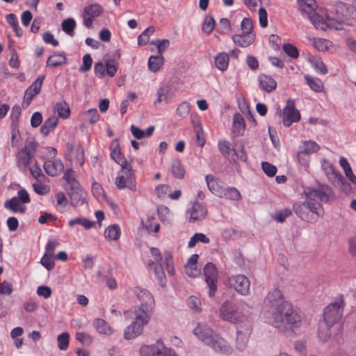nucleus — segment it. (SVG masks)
<instances>
[{
	"label": "nucleus",
	"mask_w": 356,
	"mask_h": 356,
	"mask_svg": "<svg viewBox=\"0 0 356 356\" xmlns=\"http://www.w3.org/2000/svg\"><path fill=\"white\" fill-rule=\"evenodd\" d=\"M144 324L134 321L131 325L126 327L124 330V337L127 340H131L140 335L143 331Z\"/></svg>",
	"instance_id": "21"
},
{
	"label": "nucleus",
	"mask_w": 356,
	"mask_h": 356,
	"mask_svg": "<svg viewBox=\"0 0 356 356\" xmlns=\"http://www.w3.org/2000/svg\"><path fill=\"white\" fill-rule=\"evenodd\" d=\"M220 197L233 200H239L241 198V193L234 187L224 188V190Z\"/></svg>",
	"instance_id": "42"
},
{
	"label": "nucleus",
	"mask_w": 356,
	"mask_h": 356,
	"mask_svg": "<svg viewBox=\"0 0 356 356\" xmlns=\"http://www.w3.org/2000/svg\"><path fill=\"white\" fill-rule=\"evenodd\" d=\"M44 78V76H40L38 77L26 90L24 96V100L22 104L23 108H27L31 104L33 97L40 92Z\"/></svg>",
	"instance_id": "15"
},
{
	"label": "nucleus",
	"mask_w": 356,
	"mask_h": 356,
	"mask_svg": "<svg viewBox=\"0 0 356 356\" xmlns=\"http://www.w3.org/2000/svg\"><path fill=\"white\" fill-rule=\"evenodd\" d=\"M308 40L312 45L319 51H327L331 45V42L323 38H316L314 37H307Z\"/></svg>",
	"instance_id": "30"
},
{
	"label": "nucleus",
	"mask_w": 356,
	"mask_h": 356,
	"mask_svg": "<svg viewBox=\"0 0 356 356\" xmlns=\"http://www.w3.org/2000/svg\"><path fill=\"white\" fill-rule=\"evenodd\" d=\"M171 172L177 179H182L184 177L186 170L180 160L175 159L172 161L171 164Z\"/></svg>",
	"instance_id": "33"
},
{
	"label": "nucleus",
	"mask_w": 356,
	"mask_h": 356,
	"mask_svg": "<svg viewBox=\"0 0 356 356\" xmlns=\"http://www.w3.org/2000/svg\"><path fill=\"white\" fill-rule=\"evenodd\" d=\"M121 234V230L118 225L108 226L104 231V236L108 240L117 241Z\"/></svg>",
	"instance_id": "36"
},
{
	"label": "nucleus",
	"mask_w": 356,
	"mask_h": 356,
	"mask_svg": "<svg viewBox=\"0 0 356 356\" xmlns=\"http://www.w3.org/2000/svg\"><path fill=\"white\" fill-rule=\"evenodd\" d=\"M207 214V208L197 202H195L186 211V218L189 222L194 223L203 220Z\"/></svg>",
	"instance_id": "14"
},
{
	"label": "nucleus",
	"mask_w": 356,
	"mask_h": 356,
	"mask_svg": "<svg viewBox=\"0 0 356 356\" xmlns=\"http://www.w3.org/2000/svg\"><path fill=\"white\" fill-rule=\"evenodd\" d=\"M229 56L226 52H221L216 55L215 57V65L216 67L222 71H225L229 65Z\"/></svg>",
	"instance_id": "31"
},
{
	"label": "nucleus",
	"mask_w": 356,
	"mask_h": 356,
	"mask_svg": "<svg viewBox=\"0 0 356 356\" xmlns=\"http://www.w3.org/2000/svg\"><path fill=\"white\" fill-rule=\"evenodd\" d=\"M307 83L312 90L316 92H321L323 89V84L319 79L310 78L309 76H305Z\"/></svg>",
	"instance_id": "47"
},
{
	"label": "nucleus",
	"mask_w": 356,
	"mask_h": 356,
	"mask_svg": "<svg viewBox=\"0 0 356 356\" xmlns=\"http://www.w3.org/2000/svg\"><path fill=\"white\" fill-rule=\"evenodd\" d=\"M38 146V143L34 140H27L24 147L17 154V166L22 172H25L26 171L34 157Z\"/></svg>",
	"instance_id": "5"
},
{
	"label": "nucleus",
	"mask_w": 356,
	"mask_h": 356,
	"mask_svg": "<svg viewBox=\"0 0 356 356\" xmlns=\"http://www.w3.org/2000/svg\"><path fill=\"white\" fill-rule=\"evenodd\" d=\"M54 110L63 119H67L70 115V108L65 101L57 102L54 107Z\"/></svg>",
	"instance_id": "32"
},
{
	"label": "nucleus",
	"mask_w": 356,
	"mask_h": 356,
	"mask_svg": "<svg viewBox=\"0 0 356 356\" xmlns=\"http://www.w3.org/2000/svg\"><path fill=\"white\" fill-rule=\"evenodd\" d=\"M45 172L49 176H56L64 170V165L60 160L47 161L43 165Z\"/></svg>",
	"instance_id": "23"
},
{
	"label": "nucleus",
	"mask_w": 356,
	"mask_h": 356,
	"mask_svg": "<svg viewBox=\"0 0 356 356\" xmlns=\"http://www.w3.org/2000/svg\"><path fill=\"white\" fill-rule=\"evenodd\" d=\"M263 308L269 323L282 333L295 334L303 325L302 316L284 299L278 289L268 292L264 300Z\"/></svg>",
	"instance_id": "1"
},
{
	"label": "nucleus",
	"mask_w": 356,
	"mask_h": 356,
	"mask_svg": "<svg viewBox=\"0 0 356 356\" xmlns=\"http://www.w3.org/2000/svg\"><path fill=\"white\" fill-rule=\"evenodd\" d=\"M193 334L205 345H207L215 332L207 324L199 323L193 330Z\"/></svg>",
	"instance_id": "20"
},
{
	"label": "nucleus",
	"mask_w": 356,
	"mask_h": 356,
	"mask_svg": "<svg viewBox=\"0 0 356 356\" xmlns=\"http://www.w3.org/2000/svg\"><path fill=\"white\" fill-rule=\"evenodd\" d=\"M164 58L162 56H151L148 60V67L153 72H158L163 65Z\"/></svg>",
	"instance_id": "37"
},
{
	"label": "nucleus",
	"mask_w": 356,
	"mask_h": 356,
	"mask_svg": "<svg viewBox=\"0 0 356 356\" xmlns=\"http://www.w3.org/2000/svg\"><path fill=\"white\" fill-rule=\"evenodd\" d=\"M210 239L202 233H195L190 239L188 242V248H191L195 246L197 242H201L204 244L209 243Z\"/></svg>",
	"instance_id": "45"
},
{
	"label": "nucleus",
	"mask_w": 356,
	"mask_h": 356,
	"mask_svg": "<svg viewBox=\"0 0 356 356\" xmlns=\"http://www.w3.org/2000/svg\"><path fill=\"white\" fill-rule=\"evenodd\" d=\"M92 64V58L89 54H86L83 57V65L79 68L81 72H86L90 70Z\"/></svg>",
	"instance_id": "60"
},
{
	"label": "nucleus",
	"mask_w": 356,
	"mask_h": 356,
	"mask_svg": "<svg viewBox=\"0 0 356 356\" xmlns=\"http://www.w3.org/2000/svg\"><path fill=\"white\" fill-rule=\"evenodd\" d=\"M345 302L341 295L336 297L323 309V320L320 321L318 336L321 341H326L331 336V327L342 317Z\"/></svg>",
	"instance_id": "3"
},
{
	"label": "nucleus",
	"mask_w": 356,
	"mask_h": 356,
	"mask_svg": "<svg viewBox=\"0 0 356 356\" xmlns=\"http://www.w3.org/2000/svg\"><path fill=\"white\" fill-rule=\"evenodd\" d=\"M58 123V119L55 115L49 117L47 119L40 128V133L47 136L48 134L53 131Z\"/></svg>",
	"instance_id": "29"
},
{
	"label": "nucleus",
	"mask_w": 356,
	"mask_h": 356,
	"mask_svg": "<svg viewBox=\"0 0 356 356\" xmlns=\"http://www.w3.org/2000/svg\"><path fill=\"white\" fill-rule=\"evenodd\" d=\"M124 172L125 175L118 176L115 178V184L118 189H123L128 188L131 191H136V186L134 182L133 172L131 167H127Z\"/></svg>",
	"instance_id": "17"
},
{
	"label": "nucleus",
	"mask_w": 356,
	"mask_h": 356,
	"mask_svg": "<svg viewBox=\"0 0 356 356\" xmlns=\"http://www.w3.org/2000/svg\"><path fill=\"white\" fill-rule=\"evenodd\" d=\"M70 198V204L72 207H78L87 203L86 202V192L81 186V185L76 186L75 188H65Z\"/></svg>",
	"instance_id": "16"
},
{
	"label": "nucleus",
	"mask_w": 356,
	"mask_h": 356,
	"mask_svg": "<svg viewBox=\"0 0 356 356\" xmlns=\"http://www.w3.org/2000/svg\"><path fill=\"white\" fill-rule=\"evenodd\" d=\"M21 115V108L19 105H14L11 111V126H19V120Z\"/></svg>",
	"instance_id": "54"
},
{
	"label": "nucleus",
	"mask_w": 356,
	"mask_h": 356,
	"mask_svg": "<svg viewBox=\"0 0 356 356\" xmlns=\"http://www.w3.org/2000/svg\"><path fill=\"white\" fill-rule=\"evenodd\" d=\"M205 179L209 191L215 195L220 197L224 190L222 186V181H220L216 177L211 175H207Z\"/></svg>",
	"instance_id": "24"
},
{
	"label": "nucleus",
	"mask_w": 356,
	"mask_h": 356,
	"mask_svg": "<svg viewBox=\"0 0 356 356\" xmlns=\"http://www.w3.org/2000/svg\"><path fill=\"white\" fill-rule=\"evenodd\" d=\"M134 293L140 301V305L154 307V300L152 295L147 289L136 286L134 289Z\"/></svg>",
	"instance_id": "22"
},
{
	"label": "nucleus",
	"mask_w": 356,
	"mask_h": 356,
	"mask_svg": "<svg viewBox=\"0 0 356 356\" xmlns=\"http://www.w3.org/2000/svg\"><path fill=\"white\" fill-rule=\"evenodd\" d=\"M103 12V7L97 3L86 6L82 15L83 25L87 28H90L93 23V19L100 16Z\"/></svg>",
	"instance_id": "13"
},
{
	"label": "nucleus",
	"mask_w": 356,
	"mask_h": 356,
	"mask_svg": "<svg viewBox=\"0 0 356 356\" xmlns=\"http://www.w3.org/2000/svg\"><path fill=\"white\" fill-rule=\"evenodd\" d=\"M141 356H176L175 351L166 348L161 340L155 344L143 346L140 349Z\"/></svg>",
	"instance_id": "8"
},
{
	"label": "nucleus",
	"mask_w": 356,
	"mask_h": 356,
	"mask_svg": "<svg viewBox=\"0 0 356 356\" xmlns=\"http://www.w3.org/2000/svg\"><path fill=\"white\" fill-rule=\"evenodd\" d=\"M111 157L118 164L120 165L122 169H127L130 167L125 158L120 152V142L118 139H114L110 145Z\"/></svg>",
	"instance_id": "18"
},
{
	"label": "nucleus",
	"mask_w": 356,
	"mask_h": 356,
	"mask_svg": "<svg viewBox=\"0 0 356 356\" xmlns=\"http://www.w3.org/2000/svg\"><path fill=\"white\" fill-rule=\"evenodd\" d=\"M340 165L343 168L346 177L353 183H356V177L353 174L349 163L344 157H341L339 160Z\"/></svg>",
	"instance_id": "43"
},
{
	"label": "nucleus",
	"mask_w": 356,
	"mask_h": 356,
	"mask_svg": "<svg viewBox=\"0 0 356 356\" xmlns=\"http://www.w3.org/2000/svg\"><path fill=\"white\" fill-rule=\"evenodd\" d=\"M205 282L209 289V297H213L217 291L218 271L213 263H207L204 268Z\"/></svg>",
	"instance_id": "10"
},
{
	"label": "nucleus",
	"mask_w": 356,
	"mask_h": 356,
	"mask_svg": "<svg viewBox=\"0 0 356 356\" xmlns=\"http://www.w3.org/2000/svg\"><path fill=\"white\" fill-rule=\"evenodd\" d=\"M307 208L304 202L294 203L293 209L295 213L302 220L307 222H312V218L309 217Z\"/></svg>",
	"instance_id": "28"
},
{
	"label": "nucleus",
	"mask_w": 356,
	"mask_h": 356,
	"mask_svg": "<svg viewBox=\"0 0 356 356\" xmlns=\"http://www.w3.org/2000/svg\"><path fill=\"white\" fill-rule=\"evenodd\" d=\"M154 307L139 305L134 307V314L135 315L134 321L144 325H147L152 316Z\"/></svg>",
	"instance_id": "19"
},
{
	"label": "nucleus",
	"mask_w": 356,
	"mask_h": 356,
	"mask_svg": "<svg viewBox=\"0 0 356 356\" xmlns=\"http://www.w3.org/2000/svg\"><path fill=\"white\" fill-rule=\"evenodd\" d=\"M298 3L300 10L307 15V18L315 28L323 29V17L317 14L315 10L316 8L315 0H298Z\"/></svg>",
	"instance_id": "6"
},
{
	"label": "nucleus",
	"mask_w": 356,
	"mask_h": 356,
	"mask_svg": "<svg viewBox=\"0 0 356 356\" xmlns=\"http://www.w3.org/2000/svg\"><path fill=\"white\" fill-rule=\"evenodd\" d=\"M156 220L154 217L148 218L145 227L147 229V231L150 232L157 233L159 230L160 225L159 223L155 222Z\"/></svg>",
	"instance_id": "61"
},
{
	"label": "nucleus",
	"mask_w": 356,
	"mask_h": 356,
	"mask_svg": "<svg viewBox=\"0 0 356 356\" xmlns=\"http://www.w3.org/2000/svg\"><path fill=\"white\" fill-rule=\"evenodd\" d=\"M76 173L72 170H67L64 175L63 179L67 181V184L65 186V188H75L76 186L80 185L79 182L76 179Z\"/></svg>",
	"instance_id": "44"
},
{
	"label": "nucleus",
	"mask_w": 356,
	"mask_h": 356,
	"mask_svg": "<svg viewBox=\"0 0 356 356\" xmlns=\"http://www.w3.org/2000/svg\"><path fill=\"white\" fill-rule=\"evenodd\" d=\"M207 346L220 354L229 355L233 352L231 345L218 333L213 334Z\"/></svg>",
	"instance_id": "12"
},
{
	"label": "nucleus",
	"mask_w": 356,
	"mask_h": 356,
	"mask_svg": "<svg viewBox=\"0 0 356 356\" xmlns=\"http://www.w3.org/2000/svg\"><path fill=\"white\" fill-rule=\"evenodd\" d=\"M66 63V57L60 54H54L49 56L47 61V67H56Z\"/></svg>",
	"instance_id": "38"
},
{
	"label": "nucleus",
	"mask_w": 356,
	"mask_h": 356,
	"mask_svg": "<svg viewBox=\"0 0 356 356\" xmlns=\"http://www.w3.org/2000/svg\"><path fill=\"white\" fill-rule=\"evenodd\" d=\"M53 257V256H50L49 254L44 253V256L41 259V264L44 267H45L48 270H51L54 267L55 264Z\"/></svg>",
	"instance_id": "64"
},
{
	"label": "nucleus",
	"mask_w": 356,
	"mask_h": 356,
	"mask_svg": "<svg viewBox=\"0 0 356 356\" xmlns=\"http://www.w3.org/2000/svg\"><path fill=\"white\" fill-rule=\"evenodd\" d=\"M248 343V334L243 332L241 330H237L236 332V348L239 351L244 350Z\"/></svg>",
	"instance_id": "39"
},
{
	"label": "nucleus",
	"mask_w": 356,
	"mask_h": 356,
	"mask_svg": "<svg viewBox=\"0 0 356 356\" xmlns=\"http://www.w3.org/2000/svg\"><path fill=\"white\" fill-rule=\"evenodd\" d=\"M300 118V113L296 108L294 100L291 99H288L282 111L283 124L289 127L293 122H298Z\"/></svg>",
	"instance_id": "9"
},
{
	"label": "nucleus",
	"mask_w": 356,
	"mask_h": 356,
	"mask_svg": "<svg viewBox=\"0 0 356 356\" xmlns=\"http://www.w3.org/2000/svg\"><path fill=\"white\" fill-rule=\"evenodd\" d=\"M85 115L90 124H95L99 120V115L96 108L88 110L85 113Z\"/></svg>",
	"instance_id": "62"
},
{
	"label": "nucleus",
	"mask_w": 356,
	"mask_h": 356,
	"mask_svg": "<svg viewBox=\"0 0 356 356\" xmlns=\"http://www.w3.org/2000/svg\"><path fill=\"white\" fill-rule=\"evenodd\" d=\"M258 80L260 88L266 92H271L277 88V82L269 75L260 74Z\"/></svg>",
	"instance_id": "25"
},
{
	"label": "nucleus",
	"mask_w": 356,
	"mask_h": 356,
	"mask_svg": "<svg viewBox=\"0 0 356 356\" xmlns=\"http://www.w3.org/2000/svg\"><path fill=\"white\" fill-rule=\"evenodd\" d=\"M255 40L254 34H235L232 36L234 43L241 47H247Z\"/></svg>",
	"instance_id": "27"
},
{
	"label": "nucleus",
	"mask_w": 356,
	"mask_h": 356,
	"mask_svg": "<svg viewBox=\"0 0 356 356\" xmlns=\"http://www.w3.org/2000/svg\"><path fill=\"white\" fill-rule=\"evenodd\" d=\"M4 207L13 213H24L26 211V207L16 197L6 200L4 202Z\"/></svg>",
	"instance_id": "26"
},
{
	"label": "nucleus",
	"mask_w": 356,
	"mask_h": 356,
	"mask_svg": "<svg viewBox=\"0 0 356 356\" xmlns=\"http://www.w3.org/2000/svg\"><path fill=\"white\" fill-rule=\"evenodd\" d=\"M68 224L70 227H73L75 225H81L86 229H89L92 227L94 222L85 218H76L71 219Z\"/></svg>",
	"instance_id": "49"
},
{
	"label": "nucleus",
	"mask_w": 356,
	"mask_h": 356,
	"mask_svg": "<svg viewBox=\"0 0 356 356\" xmlns=\"http://www.w3.org/2000/svg\"><path fill=\"white\" fill-rule=\"evenodd\" d=\"M76 26V23L73 18L64 19L61 24L62 30L70 37H73L74 35V29Z\"/></svg>",
	"instance_id": "41"
},
{
	"label": "nucleus",
	"mask_w": 356,
	"mask_h": 356,
	"mask_svg": "<svg viewBox=\"0 0 356 356\" xmlns=\"http://www.w3.org/2000/svg\"><path fill=\"white\" fill-rule=\"evenodd\" d=\"M261 168L264 173L270 177H274L277 172L276 166L272 165L267 161H263L261 163Z\"/></svg>",
	"instance_id": "56"
},
{
	"label": "nucleus",
	"mask_w": 356,
	"mask_h": 356,
	"mask_svg": "<svg viewBox=\"0 0 356 356\" xmlns=\"http://www.w3.org/2000/svg\"><path fill=\"white\" fill-rule=\"evenodd\" d=\"M241 30L243 34H253L252 33L253 29L252 21L250 18H244L241 22Z\"/></svg>",
	"instance_id": "59"
},
{
	"label": "nucleus",
	"mask_w": 356,
	"mask_h": 356,
	"mask_svg": "<svg viewBox=\"0 0 356 356\" xmlns=\"http://www.w3.org/2000/svg\"><path fill=\"white\" fill-rule=\"evenodd\" d=\"M220 316L224 320L233 323H238L243 321L244 315L240 307L230 301H225L220 308Z\"/></svg>",
	"instance_id": "7"
},
{
	"label": "nucleus",
	"mask_w": 356,
	"mask_h": 356,
	"mask_svg": "<svg viewBox=\"0 0 356 356\" xmlns=\"http://www.w3.org/2000/svg\"><path fill=\"white\" fill-rule=\"evenodd\" d=\"M282 49L287 56L292 58H298L299 56L297 47L291 43L284 44Z\"/></svg>",
	"instance_id": "53"
},
{
	"label": "nucleus",
	"mask_w": 356,
	"mask_h": 356,
	"mask_svg": "<svg viewBox=\"0 0 356 356\" xmlns=\"http://www.w3.org/2000/svg\"><path fill=\"white\" fill-rule=\"evenodd\" d=\"M154 274L159 284L162 286H165L166 279L162 264H158L154 267Z\"/></svg>",
	"instance_id": "52"
},
{
	"label": "nucleus",
	"mask_w": 356,
	"mask_h": 356,
	"mask_svg": "<svg viewBox=\"0 0 356 356\" xmlns=\"http://www.w3.org/2000/svg\"><path fill=\"white\" fill-rule=\"evenodd\" d=\"M93 325L95 326L96 330L99 334L109 335L113 333L111 327L107 323L106 321L102 318H97L93 322Z\"/></svg>",
	"instance_id": "35"
},
{
	"label": "nucleus",
	"mask_w": 356,
	"mask_h": 356,
	"mask_svg": "<svg viewBox=\"0 0 356 356\" xmlns=\"http://www.w3.org/2000/svg\"><path fill=\"white\" fill-rule=\"evenodd\" d=\"M355 9L352 6L343 2H337L331 6L325 14V19L322 17L324 24L323 31L327 28L341 30L343 26H353L355 23Z\"/></svg>",
	"instance_id": "2"
},
{
	"label": "nucleus",
	"mask_w": 356,
	"mask_h": 356,
	"mask_svg": "<svg viewBox=\"0 0 356 356\" xmlns=\"http://www.w3.org/2000/svg\"><path fill=\"white\" fill-rule=\"evenodd\" d=\"M58 348L60 350H66L70 343V334L68 332H63L57 337Z\"/></svg>",
	"instance_id": "48"
},
{
	"label": "nucleus",
	"mask_w": 356,
	"mask_h": 356,
	"mask_svg": "<svg viewBox=\"0 0 356 356\" xmlns=\"http://www.w3.org/2000/svg\"><path fill=\"white\" fill-rule=\"evenodd\" d=\"M151 43L156 46L158 52L161 55L168 48L170 45V41L168 39H157L156 40L152 41Z\"/></svg>",
	"instance_id": "55"
},
{
	"label": "nucleus",
	"mask_w": 356,
	"mask_h": 356,
	"mask_svg": "<svg viewBox=\"0 0 356 356\" xmlns=\"http://www.w3.org/2000/svg\"><path fill=\"white\" fill-rule=\"evenodd\" d=\"M118 65L113 60H107L106 61V75L113 77L116 74Z\"/></svg>",
	"instance_id": "58"
},
{
	"label": "nucleus",
	"mask_w": 356,
	"mask_h": 356,
	"mask_svg": "<svg viewBox=\"0 0 356 356\" xmlns=\"http://www.w3.org/2000/svg\"><path fill=\"white\" fill-rule=\"evenodd\" d=\"M227 284L243 296L248 295L249 293L250 282L244 275L239 274L229 277Z\"/></svg>",
	"instance_id": "11"
},
{
	"label": "nucleus",
	"mask_w": 356,
	"mask_h": 356,
	"mask_svg": "<svg viewBox=\"0 0 356 356\" xmlns=\"http://www.w3.org/2000/svg\"><path fill=\"white\" fill-rule=\"evenodd\" d=\"M158 216L160 220L164 224L170 223V211L165 206H160L157 208Z\"/></svg>",
	"instance_id": "46"
},
{
	"label": "nucleus",
	"mask_w": 356,
	"mask_h": 356,
	"mask_svg": "<svg viewBox=\"0 0 356 356\" xmlns=\"http://www.w3.org/2000/svg\"><path fill=\"white\" fill-rule=\"evenodd\" d=\"M38 307V303L35 298H30L24 303V308L27 312H33Z\"/></svg>",
	"instance_id": "63"
},
{
	"label": "nucleus",
	"mask_w": 356,
	"mask_h": 356,
	"mask_svg": "<svg viewBox=\"0 0 356 356\" xmlns=\"http://www.w3.org/2000/svg\"><path fill=\"white\" fill-rule=\"evenodd\" d=\"M320 149V146L313 140H307L304 143V149L298 154L299 160L302 155H309L317 152Z\"/></svg>",
	"instance_id": "34"
},
{
	"label": "nucleus",
	"mask_w": 356,
	"mask_h": 356,
	"mask_svg": "<svg viewBox=\"0 0 356 356\" xmlns=\"http://www.w3.org/2000/svg\"><path fill=\"white\" fill-rule=\"evenodd\" d=\"M304 193L306 200L304 201L307 208L309 217L312 218V222L315 223L320 218H323L325 211L320 202H327L329 201L332 191L327 185H321L319 189L307 188L305 189Z\"/></svg>",
	"instance_id": "4"
},
{
	"label": "nucleus",
	"mask_w": 356,
	"mask_h": 356,
	"mask_svg": "<svg viewBox=\"0 0 356 356\" xmlns=\"http://www.w3.org/2000/svg\"><path fill=\"white\" fill-rule=\"evenodd\" d=\"M245 127V123L243 115L240 113L235 114L233 119L234 131L238 134H241Z\"/></svg>",
	"instance_id": "40"
},
{
	"label": "nucleus",
	"mask_w": 356,
	"mask_h": 356,
	"mask_svg": "<svg viewBox=\"0 0 356 356\" xmlns=\"http://www.w3.org/2000/svg\"><path fill=\"white\" fill-rule=\"evenodd\" d=\"M216 25L215 19L212 16L206 15L202 24V31L207 34H209L214 29Z\"/></svg>",
	"instance_id": "51"
},
{
	"label": "nucleus",
	"mask_w": 356,
	"mask_h": 356,
	"mask_svg": "<svg viewBox=\"0 0 356 356\" xmlns=\"http://www.w3.org/2000/svg\"><path fill=\"white\" fill-rule=\"evenodd\" d=\"M188 306L197 312L201 311V301L198 297L191 296L187 300Z\"/></svg>",
	"instance_id": "57"
},
{
	"label": "nucleus",
	"mask_w": 356,
	"mask_h": 356,
	"mask_svg": "<svg viewBox=\"0 0 356 356\" xmlns=\"http://www.w3.org/2000/svg\"><path fill=\"white\" fill-rule=\"evenodd\" d=\"M169 91L170 90L168 86L160 87L156 92L157 98L154 102V105L159 104L163 102H166Z\"/></svg>",
	"instance_id": "50"
}]
</instances>
